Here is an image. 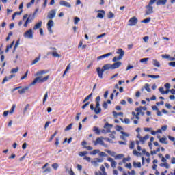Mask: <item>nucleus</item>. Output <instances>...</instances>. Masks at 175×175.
I'll list each match as a JSON object with an SVG mask.
<instances>
[{"label":"nucleus","mask_w":175,"mask_h":175,"mask_svg":"<svg viewBox=\"0 0 175 175\" xmlns=\"http://www.w3.org/2000/svg\"><path fill=\"white\" fill-rule=\"evenodd\" d=\"M55 14H57V11L55 10H51L47 15V18L50 20L47 23V29L50 33H53V27H54V21H53V18L55 17Z\"/></svg>","instance_id":"nucleus-1"},{"label":"nucleus","mask_w":175,"mask_h":175,"mask_svg":"<svg viewBox=\"0 0 175 175\" xmlns=\"http://www.w3.org/2000/svg\"><path fill=\"white\" fill-rule=\"evenodd\" d=\"M157 2V0H150L148 5H146L147 10L146 11V16H149V14H152L154 13V8L152 5Z\"/></svg>","instance_id":"nucleus-2"},{"label":"nucleus","mask_w":175,"mask_h":175,"mask_svg":"<svg viewBox=\"0 0 175 175\" xmlns=\"http://www.w3.org/2000/svg\"><path fill=\"white\" fill-rule=\"evenodd\" d=\"M100 96H98L96 98V107L94 108V113L95 114H100L102 113V108H100Z\"/></svg>","instance_id":"nucleus-3"},{"label":"nucleus","mask_w":175,"mask_h":175,"mask_svg":"<svg viewBox=\"0 0 175 175\" xmlns=\"http://www.w3.org/2000/svg\"><path fill=\"white\" fill-rule=\"evenodd\" d=\"M50 77V75H47L44 78H42V77H38L34 79V80L32 81V83L30 84V85H35L36 83H44V81H47L49 80V78Z\"/></svg>","instance_id":"nucleus-4"},{"label":"nucleus","mask_w":175,"mask_h":175,"mask_svg":"<svg viewBox=\"0 0 175 175\" xmlns=\"http://www.w3.org/2000/svg\"><path fill=\"white\" fill-rule=\"evenodd\" d=\"M116 53L117 54H119V56L118 57L115 56L113 58V60H112L113 62H117V61H120V59H122V57L125 55V52L124 51V50H122V49H119Z\"/></svg>","instance_id":"nucleus-5"},{"label":"nucleus","mask_w":175,"mask_h":175,"mask_svg":"<svg viewBox=\"0 0 175 175\" xmlns=\"http://www.w3.org/2000/svg\"><path fill=\"white\" fill-rule=\"evenodd\" d=\"M104 129L101 131L102 133H110L111 129L113 128V124L106 122L103 126Z\"/></svg>","instance_id":"nucleus-6"},{"label":"nucleus","mask_w":175,"mask_h":175,"mask_svg":"<svg viewBox=\"0 0 175 175\" xmlns=\"http://www.w3.org/2000/svg\"><path fill=\"white\" fill-rule=\"evenodd\" d=\"M103 137H98L96 138V141H94L93 143L94 146H98V144H100V146H103V147H105L107 148V144H105L103 142Z\"/></svg>","instance_id":"nucleus-7"},{"label":"nucleus","mask_w":175,"mask_h":175,"mask_svg":"<svg viewBox=\"0 0 175 175\" xmlns=\"http://www.w3.org/2000/svg\"><path fill=\"white\" fill-rule=\"evenodd\" d=\"M103 162V159L95 158L94 159L91 163L94 166H99V163H102Z\"/></svg>","instance_id":"nucleus-8"},{"label":"nucleus","mask_w":175,"mask_h":175,"mask_svg":"<svg viewBox=\"0 0 175 175\" xmlns=\"http://www.w3.org/2000/svg\"><path fill=\"white\" fill-rule=\"evenodd\" d=\"M129 27H133L137 24V18L136 16H133L129 20Z\"/></svg>","instance_id":"nucleus-9"},{"label":"nucleus","mask_w":175,"mask_h":175,"mask_svg":"<svg viewBox=\"0 0 175 175\" xmlns=\"http://www.w3.org/2000/svg\"><path fill=\"white\" fill-rule=\"evenodd\" d=\"M25 38H28L29 39H32L33 38V32L32 31V29H29L26 32L24 33Z\"/></svg>","instance_id":"nucleus-10"},{"label":"nucleus","mask_w":175,"mask_h":175,"mask_svg":"<svg viewBox=\"0 0 175 175\" xmlns=\"http://www.w3.org/2000/svg\"><path fill=\"white\" fill-rule=\"evenodd\" d=\"M14 109H16V105H12L10 111H5L3 112V117H7L8 114H9V113H10V114H13V113H14Z\"/></svg>","instance_id":"nucleus-11"},{"label":"nucleus","mask_w":175,"mask_h":175,"mask_svg":"<svg viewBox=\"0 0 175 175\" xmlns=\"http://www.w3.org/2000/svg\"><path fill=\"white\" fill-rule=\"evenodd\" d=\"M59 5L61 6H65V8H72V5L69 3V2L65 1V0H61L59 1Z\"/></svg>","instance_id":"nucleus-12"},{"label":"nucleus","mask_w":175,"mask_h":175,"mask_svg":"<svg viewBox=\"0 0 175 175\" xmlns=\"http://www.w3.org/2000/svg\"><path fill=\"white\" fill-rule=\"evenodd\" d=\"M107 161L111 162V167H113V169H116V167L117 166V162H116V161H114V159H113V158L109 157L107 159Z\"/></svg>","instance_id":"nucleus-13"},{"label":"nucleus","mask_w":175,"mask_h":175,"mask_svg":"<svg viewBox=\"0 0 175 175\" xmlns=\"http://www.w3.org/2000/svg\"><path fill=\"white\" fill-rule=\"evenodd\" d=\"M96 70H97V73H98V77L100 79H103V72H105V70L103 68L100 69V67H98L96 68Z\"/></svg>","instance_id":"nucleus-14"},{"label":"nucleus","mask_w":175,"mask_h":175,"mask_svg":"<svg viewBox=\"0 0 175 175\" xmlns=\"http://www.w3.org/2000/svg\"><path fill=\"white\" fill-rule=\"evenodd\" d=\"M122 63L121 62H115L113 64H111V69H118L121 66Z\"/></svg>","instance_id":"nucleus-15"},{"label":"nucleus","mask_w":175,"mask_h":175,"mask_svg":"<svg viewBox=\"0 0 175 175\" xmlns=\"http://www.w3.org/2000/svg\"><path fill=\"white\" fill-rule=\"evenodd\" d=\"M28 90H29V87L25 86L23 88H22L21 90H18V94H20V95H23V94H25V92H27V91H28Z\"/></svg>","instance_id":"nucleus-16"},{"label":"nucleus","mask_w":175,"mask_h":175,"mask_svg":"<svg viewBox=\"0 0 175 175\" xmlns=\"http://www.w3.org/2000/svg\"><path fill=\"white\" fill-rule=\"evenodd\" d=\"M148 139H150V135H146L144 137H139V142H141L142 144H144V143H146V141L148 140Z\"/></svg>","instance_id":"nucleus-17"},{"label":"nucleus","mask_w":175,"mask_h":175,"mask_svg":"<svg viewBox=\"0 0 175 175\" xmlns=\"http://www.w3.org/2000/svg\"><path fill=\"white\" fill-rule=\"evenodd\" d=\"M50 54L52 55V57H53L54 58H61V55L58 54V53H57V51H53V52H49L47 53V55H50Z\"/></svg>","instance_id":"nucleus-18"},{"label":"nucleus","mask_w":175,"mask_h":175,"mask_svg":"<svg viewBox=\"0 0 175 175\" xmlns=\"http://www.w3.org/2000/svg\"><path fill=\"white\" fill-rule=\"evenodd\" d=\"M42 21H39L38 23H37L34 27H33V31H36V29H39V28H42Z\"/></svg>","instance_id":"nucleus-19"},{"label":"nucleus","mask_w":175,"mask_h":175,"mask_svg":"<svg viewBox=\"0 0 175 175\" xmlns=\"http://www.w3.org/2000/svg\"><path fill=\"white\" fill-rule=\"evenodd\" d=\"M13 77H14V75H10L8 77H5L3 79V80L2 83H1V84H5L7 81H9V80H10L11 79H13Z\"/></svg>","instance_id":"nucleus-20"},{"label":"nucleus","mask_w":175,"mask_h":175,"mask_svg":"<svg viewBox=\"0 0 175 175\" xmlns=\"http://www.w3.org/2000/svg\"><path fill=\"white\" fill-rule=\"evenodd\" d=\"M167 0H157L156 2L157 6H161V5H166Z\"/></svg>","instance_id":"nucleus-21"},{"label":"nucleus","mask_w":175,"mask_h":175,"mask_svg":"<svg viewBox=\"0 0 175 175\" xmlns=\"http://www.w3.org/2000/svg\"><path fill=\"white\" fill-rule=\"evenodd\" d=\"M102 68H103V70H104V72L105 70H109L111 69V64H105L103 66Z\"/></svg>","instance_id":"nucleus-22"},{"label":"nucleus","mask_w":175,"mask_h":175,"mask_svg":"<svg viewBox=\"0 0 175 175\" xmlns=\"http://www.w3.org/2000/svg\"><path fill=\"white\" fill-rule=\"evenodd\" d=\"M14 44V41H13L10 45L6 46L5 53H9L10 49H12Z\"/></svg>","instance_id":"nucleus-23"},{"label":"nucleus","mask_w":175,"mask_h":175,"mask_svg":"<svg viewBox=\"0 0 175 175\" xmlns=\"http://www.w3.org/2000/svg\"><path fill=\"white\" fill-rule=\"evenodd\" d=\"M100 12H101L97 14V17L98 18H103L105 17V12L103 10H100Z\"/></svg>","instance_id":"nucleus-24"},{"label":"nucleus","mask_w":175,"mask_h":175,"mask_svg":"<svg viewBox=\"0 0 175 175\" xmlns=\"http://www.w3.org/2000/svg\"><path fill=\"white\" fill-rule=\"evenodd\" d=\"M100 169L101 172H103V173L100 172V175H107L106 172H105V166L101 165L100 167Z\"/></svg>","instance_id":"nucleus-25"},{"label":"nucleus","mask_w":175,"mask_h":175,"mask_svg":"<svg viewBox=\"0 0 175 175\" xmlns=\"http://www.w3.org/2000/svg\"><path fill=\"white\" fill-rule=\"evenodd\" d=\"M69 69H70V64H68V66H66L64 72L62 75V77H65V75H66V73H68V71L69 70Z\"/></svg>","instance_id":"nucleus-26"},{"label":"nucleus","mask_w":175,"mask_h":175,"mask_svg":"<svg viewBox=\"0 0 175 175\" xmlns=\"http://www.w3.org/2000/svg\"><path fill=\"white\" fill-rule=\"evenodd\" d=\"M160 143L163 144H167V139L166 137H162L159 139Z\"/></svg>","instance_id":"nucleus-27"},{"label":"nucleus","mask_w":175,"mask_h":175,"mask_svg":"<svg viewBox=\"0 0 175 175\" xmlns=\"http://www.w3.org/2000/svg\"><path fill=\"white\" fill-rule=\"evenodd\" d=\"M157 163H158V160L157 159L153 160V165H152L153 170H157V167L158 166L157 165Z\"/></svg>","instance_id":"nucleus-28"},{"label":"nucleus","mask_w":175,"mask_h":175,"mask_svg":"<svg viewBox=\"0 0 175 175\" xmlns=\"http://www.w3.org/2000/svg\"><path fill=\"white\" fill-rule=\"evenodd\" d=\"M91 98H92V93H91L87 97L85 98V99L83 101V103H85V102H88V100H90Z\"/></svg>","instance_id":"nucleus-29"},{"label":"nucleus","mask_w":175,"mask_h":175,"mask_svg":"<svg viewBox=\"0 0 175 175\" xmlns=\"http://www.w3.org/2000/svg\"><path fill=\"white\" fill-rule=\"evenodd\" d=\"M133 165L134 167H139V168L142 167V163L140 162L136 163L134 161L133 163Z\"/></svg>","instance_id":"nucleus-30"},{"label":"nucleus","mask_w":175,"mask_h":175,"mask_svg":"<svg viewBox=\"0 0 175 175\" xmlns=\"http://www.w3.org/2000/svg\"><path fill=\"white\" fill-rule=\"evenodd\" d=\"M93 131L95 132L96 135H100V130H99V128L94 126Z\"/></svg>","instance_id":"nucleus-31"},{"label":"nucleus","mask_w":175,"mask_h":175,"mask_svg":"<svg viewBox=\"0 0 175 175\" xmlns=\"http://www.w3.org/2000/svg\"><path fill=\"white\" fill-rule=\"evenodd\" d=\"M58 133V131H55L54 132V133L51 136L49 142H52L53 139H54V137H55V136H57V134Z\"/></svg>","instance_id":"nucleus-32"},{"label":"nucleus","mask_w":175,"mask_h":175,"mask_svg":"<svg viewBox=\"0 0 175 175\" xmlns=\"http://www.w3.org/2000/svg\"><path fill=\"white\" fill-rule=\"evenodd\" d=\"M153 65L154 66H157V68H159V66H161V64L159 63V62H158V60H153Z\"/></svg>","instance_id":"nucleus-33"},{"label":"nucleus","mask_w":175,"mask_h":175,"mask_svg":"<svg viewBox=\"0 0 175 175\" xmlns=\"http://www.w3.org/2000/svg\"><path fill=\"white\" fill-rule=\"evenodd\" d=\"M129 148L130 150L135 148V141H130Z\"/></svg>","instance_id":"nucleus-34"},{"label":"nucleus","mask_w":175,"mask_h":175,"mask_svg":"<svg viewBox=\"0 0 175 175\" xmlns=\"http://www.w3.org/2000/svg\"><path fill=\"white\" fill-rule=\"evenodd\" d=\"M161 167H165V169H169L170 165L167 163H161L160 164Z\"/></svg>","instance_id":"nucleus-35"},{"label":"nucleus","mask_w":175,"mask_h":175,"mask_svg":"<svg viewBox=\"0 0 175 175\" xmlns=\"http://www.w3.org/2000/svg\"><path fill=\"white\" fill-rule=\"evenodd\" d=\"M72 126H73V123H70L68 126H67L64 131L65 132H67V131H70V129H72Z\"/></svg>","instance_id":"nucleus-36"},{"label":"nucleus","mask_w":175,"mask_h":175,"mask_svg":"<svg viewBox=\"0 0 175 175\" xmlns=\"http://www.w3.org/2000/svg\"><path fill=\"white\" fill-rule=\"evenodd\" d=\"M23 13V10H21L19 12H14V14L12 15V20H14L16 16H20Z\"/></svg>","instance_id":"nucleus-37"},{"label":"nucleus","mask_w":175,"mask_h":175,"mask_svg":"<svg viewBox=\"0 0 175 175\" xmlns=\"http://www.w3.org/2000/svg\"><path fill=\"white\" fill-rule=\"evenodd\" d=\"M106 152H107V154H109V155H111V157H116V152H115L107 150Z\"/></svg>","instance_id":"nucleus-38"},{"label":"nucleus","mask_w":175,"mask_h":175,"mask_svg":"<svg viewBox=\"0 0 175 175\" xmlns=\"http://www.w3.org/2000/svg\"><path fill=\"white\" fill-rule=\"evenodd\" d=\"M144 88L148 92H151V89L150 88V85L148 83L145 84Z\"/></svg>","instance_id":"nucleus-39"},{"label":"nucleus","mask_w":175,"mask_h":175,"mask_svg":"<svg viewBox=\"0 0 175 175\" xmlns=\"http://www.w3.org/2000/svg\"><path fill=\"white\" fill-rule=\"evenodd\" d=\"M120 120L122 121V122H124L126 124H130L131 122V120L128 118H124V120L122 118H120Z\"/></svg>","instance_id":"nucleus-40"},{"label":"nucleus","mask_w":175,"mask_h":175,"mask_svg":"<svg viewBox=\"0 0 175 175\" xmlns=\"http://www.w3.org/2000/svg\"><path fill=\"white\" fill-rule=\"evenodd\" d=\"M98 152H100L99 150L95 149L92 152H90V155H96Z\"/></svg>","instance_id":"nucleus-41"},{"label":"nucleus","mask_w":175,"mask_h":175,"mask_svg":"<svg viewBox=\"0 0 175 175\" xmlns=\"http://www.w3.org/2000/svg\"><path fill=\"white\" fill-rule=\"evenodd\" d=\"M47 98H49V94L46 92L43 98V105L46 103V100H47Z\"/></svg>","instance_id":"nucleus-42"},{"label":"nucleus","mask_w":175,"mask_h":175,"mask_svg":"<svg viewBox=\"0 0 175 175\" xmlns=\"http://www.w3.org/2000/svg\"><path fill=\"white\" fill-rule=\"evenodd\" d=\"M150 21H151V18L149 17V18H147L142 21V23H144V24H147V23H150Z\"/></svg>","instance_id":"nucleus-43"},{"label":"nucleus","mask_w":175,"mask_h":175,"mask_svg":"<svg viewBox=\"0 0 175 175\" xmlns=\"http://www.w3.org/2000/svg\"><path fill=\"white\" fill-rule=\"evenodd\" d=\"M40 59V57H36L35 59L31 62V65H35V64H37V62H39V60Z\"/></svg>","instance_id":"nucleus-44"},{"label":"nucleus","mask_w":175,"mask_h":175,"mask_svg":"<svg viewBox=\"0 0 175 175\" xmlns=\"http://www.w3.org/2000/svg\"><path fill=\"white\" fill-rule=\"evenodd\" d=\"M148 77H150V79H159V75H148Z\"/></svg>","instance_id":"nucleus-45"},{"label":"nucleus","mask_w":175,"mask_h":175,"mask_svg":"<svg viewBox=\"0 0 175 175\" xmlns=\"http://www.w3.org/2000/svg\"><path fill=\"white\" fill-rule=\"evenodd\" d=\"M35 16H33V15H29L27 20H29V23H32V20H33Z\"/></svg>","instance_id":"nucleus-46"},{"label":"nucleus","mask_w":175,"mask_h":175,"mask_svg":"<svg viewBox=\"0 0 175 175\" xmlns=\"http://www.w3.org/2000/svg\"><path fill=\"white\" fill-rule=\"evenodd\" d=\"M87 154H88V152L83 151V152H80L79 155V157H84V155H87Z\"/></svg>","instance_id":"nucleus-47"},{"label":"nucleus","mask_w":175,"mask_h":175,"mask_svg":"<svg viewBox=\"0 0 175 175\" xmlns=\"http://www.w3.org/2000/svg\"><path fill=\"white\" fill-rule=\"evenodd\" d=\"M80 21V18L79 17H75L74 18V24H79V22Z\"/></svg>","instance_id":"nucleus-48"},{"label":"nucleus","mask_w":175,"mask_h":175,"mask_svg":"<svg viewBox=\"0 0 175 175\" xmlns=\"http://www.w3.org/2000/svg\"><path fill=\"white\" fill-rule=\"evenodd\" d=\"M124 157V154H120L115 156V159H121Z\"/></svg>","instance_id":"nucleus-49"},{"label":"nucleus","mask_w":175,"mask_h":175,"mask_svg":"<svg viewBox=\"0 0 175 175\" xmlns=\"http://www.w3.org/2000/svg\"><path fill=\"white\" fill-rule=\"evenodd\" d=\"M19 44V41H16L14 46V50H13V53H14V51H16V50L17 49V47L18 46Z\"/></svg>","instance_id":"nucleus-50"},{"label":"nucleus","mask_w":175,"mask_h":175,"mask_svg":"<svg viewBox=\"0 0 175 175\" xmlns=\"http://www.w3.org/2000/svg\"><path fill=\"white\" fill-rule=\"evenodd\" d=\"M44 73H47V72L44 70L40 71L37 73H36V76H39V75H44Z\"/></svg>","instance_id":"nucleus-51"},{"label":"nucleus","mask_w":175,"mask_h":175,"mask_svg":"<svg viewBox=\"0 0 175 175\" xmlns=\"http://www.w3.org/2000/svg\"><path fill=\"white\" fill-rule=\"evenodd\" d=\"M110 55H113V53L111 52L103 55V57L104 58H106L107 57H110Z\"/></svg>","instance_id":"nucleus-52"},{"label":"nucleus","mask_w":175,"mask_h":175,"mask_svg":"<svg viewBox=\"0 0 175 175\" xmlns=\"http://www.w3.org/2000/svg\"><path fill=\"white\" fill-rule=\"evenodd\" d=\"M17 72H18V67L16 68H12L11 70V73H17Z\"/></svg>","instance_id":"nucleus-53"},{"label":"nucleus","mask_w":175,"mask_h":175,"mask_svg":"<svg viewBox=\"0 0 175 175\" xmlns=\"http://www.w3.org/2000/svg\"><path fill=\"white\" fill-rule=\"evenodd\" d=\"M52 167L53 168V169H55V170H57V169H58V163H53V164H52Z\"/></svg>","instance_id":"nucleus-54"},{"label":"nucleus","mask_w":175,"mask_h":175,"mask_svg":"<svg viewBox=\"0 0 175 175\" xmlns=\"http://www.w3.org/2000/svg\"><path fill=\"white\" fill-rule=\"evenodd\" d=\"M28 76V70L25 73L24 76L21 77V80H24V79H26Z\"/></svg>","instance_id":"nucleus-55"},{"label":"nucleus","mask_w":175,"mask_h":175,"mask_svg":"<svg viewBox=\"0 0 175 175\" xmlns=\"http://www.w3.org/2000/svg\"><path fill=\"white\" fill-rule=\"evenodd\" d=\"M50 172H51V168L48 167L43 171V173H50Z\"/></svg>","instance_id":"nucleus-56"},{"label":"nucleus","mask_w":175,"mask_h":175,"mask_svg":"<svg viewBox=\"0 0 175 175\" xmlns=\"http://www.w3.org/2000/svg\"><path fill=\"white\" fill-rule=\"evenodd\" d=\"M114 17V14L113 12H109V15H108V18H113Z\"/></svg>","instance_id":"nucleus-57"},{"label":"nucleus","mask_w":175,"mask_h":175,"mask_svg":"<svg viewBox=\"0 0 175 175\" xmlns=\"http://www.w3.org/2000/svg\"><path fill=\"white\" fill-rule=\"evenodd\" d=\"M103 109H105V110H106V109H107L108 105H107V103H106V101H105V102L103 103Z\"/></svg>","instance_id":"nucleus-58"},{"label":"nucleus","mask_w":175,"mask_h":175,"mask_svg":"<svg viewBox=\"0 0 175 175\" xmlns=\"http://www.w3.org/2000/svg\"><path fill=\"white\" fill-rule=\"evenodd\" d=\"M121 134L122 135V136H124L125 137H128L129 136V134L124 131H121Z\"/></svg>","instance_id":"nucleus-59"},{"label":"nucleus","mask_w":175,"mask_h":175,"mask_svg":"<svg viewBox=\"0 0 175 175\" xmlns=\"http://www.w3.org/2000/svg\"><path fill=\"white\" fill-rule=\"evenodd\" d=\"M169 66H172L173 68H175V62H171L168 63Z\"/></svg>","instance_id":"nucleus-60"},{"label":"nucleus","mask_w":175,"mask_h":175,"mask_svg":"<svg viewBox=\"0 0 175 175\" xmlns=\"http://www.w3.org/2000/svg\"><path fill=\"white\" fill-rule=\"evenodd\" d=\"M168 139L169 140H170L171 142H175V137H172L170 135L168 136Z\"/></svg>","instance_id":"nucleus-61"},{"label":"nucleus","mask_w":175,"mask_h":175,"mask_svg":"<svg viewBox=\"0 0 175 175\" xmlns=\"http://www.w3.org/2000/svg\"><path fill=\"white\" fill-rule=\"evenodd\" d=\"M89 105H90V102H88V103H86L85 105H83L82 106L83 110H84V109H85V107H87V106H89Z\"/></svg>","instance_id":"nucleus-62"},{"label":"nucleus","mask_w":175,"mask_h":175,"mask_svg":"<svg viewBox=\"0 0 175 175\" xmlns=\"http://www.w3.org/2000/svg\"><path fill=\"white\" fill-rule=\"evenodd\" d=\"M84 148H86V150H88V151H91L92 150V146H84Z\"/></svg>","instance_id":"nucleus-63"},{"label":"nucleus","mask_w":175,"mask_h":175,"mask_svg":"<svg viewBox=\"0 0 175 175\" xmlns=\"http://www.w3.org/2000/svg\"><path fill=\"white\" fill-rule=\"evenodd\" d=\"M164 87H165L167 90L170 88V83H167L164 85Z\"/></svg>","instance_id":"nucleus-64"}]
</instances>
